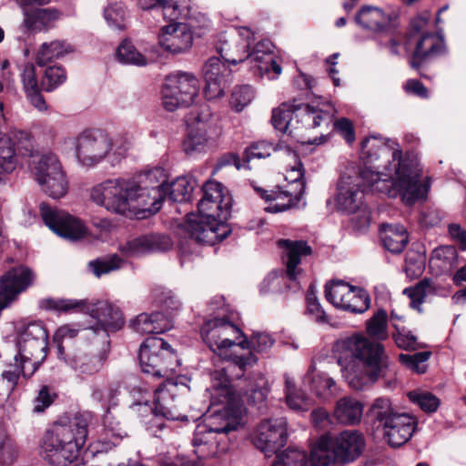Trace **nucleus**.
<instances>
[{
    "label": "nucleus",
    "mask_w": 466,
    "mask_h": 466,
    "mask_svg": "<svg viewBox=\"0 0 466 466\" xmlns=\"http://www.w3.org/2000/svg\"><path fill=\"white\" fill-rule=\"evenodd\" d=\"M355 19L365 29L380 31L387 25L390 16L380 8L364 6L358 12Z\"/></svg>",
    "instance_id": "obj_39"
},
{
    "label": "nucleus",
    "mask_w": 466,
    "mask_h": 466,
    "mask_svg": "<svg viewBox=\"0 0 466 466\" xmlns=\"http://www.w3.org/2000/svg\"><path fill=\"white\" fill-rule=\"evenodd\" d=\"M177 389V384L168 382L162 384L160 387L155 390L154 408L149 407L148 398L147 397V391L141 390L140 389L134 388L132 394L135 397L137 392L142 394L141 400L133 403L130 407L137 409L142 415L151 411L157 416H162L167 420H177L179 413L177 410V405L175 400L174 390Z\"/></svg>",
    "instance_id": "obj_17"
},
{
    "label": "nucleus",
    "mask_w": 466,
    "mask_h": 466,
    "mask_svg": "<svg viewBox=\"0 0 466 466\" xmlns=\"http://www.w3.org/2000/svg\"><path fill=\"white\" fill-rule=\"evenodd\" d=\"M361 155L367 164L382 171L364 168L358 177H342L337 186L336 208L353 214L361 211L362 227L370 223V213L361 209L364 192L360 180L372 191L384 194L390 198L400 197L406 202L408 193V157L403 155L400 146L393 140L378 137L366 138L361 144Z\"/></svg>",
    "instance_id": "obj_1"
},
{
    "label": "nucleus",
    "mask_w": 466,
    "mask_h": 466,
    "mask_svg": "<svg viewBox=\"0 0 466 466\" xmlns=\"http://www.w3.org/2000/svg\"><path fill=\"white\" fill-rule=\"evenodd\" d=\"M280 147L273 146L266 141L255 142L251 144L245 151L246 159L250 161L251 159H260L268 157L273 151H277Z\"/></svg>",
    "instance_id": "obj_61"
},
{
    "label": "nucleus",
    "mask_w": 466,
    "mask_h": 466,
    "mask_svg": "<svg viewBox=\"0 0 466 466\" xmlns=\"http://www.w3.org/2000/svg\"><path fill=\"white\" fill-rule=\"evenodd\" d=\"M155 299L158 306L167 311H177L181 309L179 299L171 290L165 289H157L155 290Z\"/></svg>",
    "instance_id": "obj_59"
},
{
    "label": "nucleus",
    "mask_w": 466,
    "mask_h": 466,
    "mask_svg": "<svg viewBox=\"0 0 466 466\" xmlns=\"http://www.w3.org/2000/svg\"><path fill=\"white\" fill-rule=\"evenodd\" d=\"M108 345H102V350L97 356L81 354L75 356L72 366L82 373L92 374L97 372L107 358Z\"/></svg>",
    "instance_id": "obj_42"
},
{
    "label": "nucleus",
    "mask_w": 466,
    "mask_h": 466,
    "mask_svg": "<svg viewBox=\"0 0 466 466\" xmlns=\"http://www.w3.org/2000/svg\"><path fill=\"white\" fill-rule=\"evenodd\" d=\"M335 351L344 380L356 390L371 386L385 367L383 346L361 335L338 340Z\"/></svg>",
    "instance_id": "obj_3"
},
{
    "label": "nucleus",
    "mask_w": 466,
    "mask_h": 466,
    "mask_svg": "<svg viewBox=\"0 0 466 466\" xmlns=\"http://www.w3.org/2000/svg\"><path fill=\"white\" fill-rule=\"evenodd\" d=\"M325 295L334 307L355 314L367 311L370 306V296L363 289L342 280H333L327 284Z\"/></svg>",
    "instance_id": "obj_15"
},
{
    "label": "nucleus",
    "mask_w": 466,
    "mask_h": 466,
    "mask_svg": "<svg viewBox=\"0 0 466 466\" xmlns=\"http://www.w3.org/2000/svg\"><path fill=\"white\" fill-rule=\"evenodd\" d=\"M199 91L198 78L187 72L167 76L162 87V105L167 111H175L193 104Z\"/></svg>",
    "instance_id": "obj_14"
},
{
    "label": "nucleus",
    "mask_w": 466,
    "mask_h": 466,
    "mask_svg": "<svg viewBox=\"0 0 466 466\" xmlns=\"http://www.w3.org/2000/svg\"><path fill=\"white\" fill-rule=\"evenodd\" d=\"M432 179L422 175L418 155L410 150V206L427 201Z\"/></svg>",
    "instance_id": "obj_30"
},
{
    "label": "nucleus",
    "mask_w": 466,
    "mask_h": 466,
    "mask_svg": "<svg viewBox=\"0 0 466 466\" xmlns=\"http://www.w3.org/2000/svg\"><path fill=\"white\" fill-rule=\"evenodd\" d=\"M172 247L169 237L161 234L140 236L128 240L121 250L127 256H139L149 252L165 251Z\"/></svg>",
    "instance_id": "obj_31"
},
{
    "label": "nucleus",
    "mask_w": 466,
    "mask_h": 466,
    "mask_svg": "<svg viewBox=\"0 0 466 466\" xmlns=\"http://www.w3.org/2000/svg\"><path fill=\"white\" fill-rule=\"evenodd\" d=\"M74 52V47L64 40H55L44 43L36 55V62L39 66H45L55 59H59L67 54Z\"/></svg>",
    "instance_id": "obj_40"
},
{
    "label": "nucleus",
    "mask_w": 466,
    "mask_h": 466,
    "mask_svg": "<svg viewBox=\"0 0 466 466\" xmlns=\"http://www.w3.org/2000/svg\"><path fill=\"white\" fill-rule=\"evenodd\" d=\"M112 139L102 130H87L76 139V157L85 167H94L111 152Z\"/></svg>",
    "instance_id": "obj_16"
},
{
    "label": "nucleus",
    "mask_w": 466,
    "mask_h": 466,
    "mask_svg": "<svg viewBox=\"0 0 466 466\" xmlns=\"http://www.w3.org/2000/svg\"><path fill=\"white\" fill-rule=\"evenodd\" d=\"M362 413L360 401L352 397H343L337 401L333 416L341 424L355 425L360 421Z\"/></svg>",
    "instance_id": "obj_34"
},
{
    "label": "nucleus",
    "mask_w": 466,
    "mask_h": 466,
    "mask_svg": "<svg viewBox=\"0 0 466 466\" xmlns=\"http://www.w3.org/2000/svg\"><path fill=\"white\" fill-rule=\"evenodd\" d=\"M306 301L307 312L315 319V321L319 323H325L328 321L327 315L320 306L311 286L307 293Z\"/></svg>",
    "instance_id": "obj_62"
},
{
    "label": "nucleus",
    "mask_w": 466,
    "mask_h": 466,
    "mask_svg": "<svg viewBox=\"0 0 466 466\" xmlns=\"http://www.w3.org/2000/svg\"><path fill=\"white\" fill-rule=\"evenodd\" d=\"M315 368L310 367L304 378V383L309 384L311 390L323 399L334 396L338 392L335 380L326 373H314Z\"/></svg>",
    "instance_id": "obj_37"
},
{
    "label": "nucleus",
    "mask_w": 466,
    "mask_h": 466,
    "mask_svg": "<svg viewBox=\"0 0 466 466\" xmlns=\"http://www.w3.org/2000/svg\"><path fill=\"white\" fill-rule=\"evenodd\" d=\"M201 335L208 348L218 354L234 345H238L244 333L233 323L223 318L207 320L201 329Z\"/></svg>",
    "instance_id": "obj_18"
},
{
    "label": "nucleus",
    "mask_w": 466,
    "mask_h": 466,
    "mask_svg": "<svg viewBox=\"0 0 466 466\" xmlns=\"http://www.w3.org/2000/svg\"><path fill=\"white\" fill-rule=\"evenodd\" d=\"M335 110L329 103L319 105H294L283 103L273 109L271 122L281 133L302 137L303 130L328 127L332 121Z\"/></svg>",
    "instance_id": "obj_6"
},
{
    "label": "nucleus",
    "mask_w": 466,
    "mask_h": 466,
    "mask_svg": "<svg viewBox=\"0 0 466 466\" xmlns=\"http://www.w3.org/2000/svg\"><path fill=\"white\" fill-rule=\"evenodd\" d=\"M39 3L25 4L23 8L25 26L35 32L47 31L55 25L61 17V13L56 8H41Z\"/></svg>",
    "instance_id": "obj_29"
},
{
    "label": "nucleus",
    "mask_w": 466,
    "mask_h": 466,
    "mask_svg": "<svg viewBox=\"0 0 466 466\" xmlns=\"http://www.w3.org/2000/svg\"><path fill=\"white\" fill-rule=\"evenodd\" d=\"M278 245L283 250L282 258L288 278L292 281L298 280L302 274V269L299 267L301 257L311 253L310 247L306 241L289 239H279Z\"/></svg>",
    "instance_id": "obj_28"
},
{
    "label": "nucleus",
    "mask_w": 466,
    "mask_h": 466,
    "mask_svg": "<svg viewBox=\"0 0 466 466\" xmlns=\"http://www.w3.org/2000/svg\"><path fill=\"white\" fill-rule=\"evenodd\" d=\"M427 348L426 343L418 342L416 337L410 334V370L419 375L428 371L432 352Z\"/></svg>",
    "instance_id": "obj_36"
},
{
    "label": "nucleus",
    "mask_w": 466,
    "mask_h": 466,
    "mask_svg": "<svg viewBox=\"0 0 466 466\" xmlns=\"http://www.w3.org/2000/svg\"><path fill=\"white\" fill-rule=\"evenodd\" d=\"M246 61L255 70V74L260 76L267 75L268 79L277 78L282 72L273 54V44L268 40L258 42L251 52L248 51Z\"/></svg>",
    "instance_id": "obj_26"
},
{
    "label": "nucleus",
    "mask_w": 466,
    "mask_h": 466,
    "mask_svg": "<svg viewBox=\"0 0 466 466\" xmlns=\"http://www.w3.org/2000/svg\"><path fill=\"white\" fill-rule=\"evenodd\" d=\"M380 238L386 249L393 254H399L406 248L408 231L400 224L384 225L380 230Z\"/></svg>",
    "instance_id": "obj_35"
},
{
    "label": "nucleus",
    "mask_w": 466,
    "mask_h": 466,
    "mask_svg": "<svg viewBox=\"0 0 466 466\" xmlns=\"http://www.w3.org/2000/svg\"><path fill=\"white\" fill-rule=\"evenodd\" d=\"M243 339L238 342V345L244 350H250L256 352H265L268 350L274 344L275 340L270 335L263 332H255L250 339L246 336L241 337Z\"/></svg>",
    "instance_id": "obj_49"
},
{
    "label": "nucleus",
    "mask_w": 466,
    "mask_h": 466,
    "mask_svg": "<svg viewBox=\"0 0 466 466\" xmlns=\"http://www.w3.org/2000/svg\"><path fill=\"white\" fill-rule=\"evenodd\" d=\"M208 145L206 132L201 128L192 129L183 141V149L187 155L203 152Z\"/></svg>",
    "instance_id": "obj_51"
},
{
    "label": "nucleus",
    "mask_w": 466,
    "mask_h": 466,
    "mask_svg": "<svg viewBox=\"0 0 466 466\" xmlns=\"http://www.w3.org/2000/svg\"><path fill=\"white\" fill-rule=\"evenodd\" d=\"M288 172L286 178L290 179V182L284 187H278L269 191L255 187L258 196L268 203V206L265 208L267 212H283L290 208L299 206L305 191L301 163H298L296 167Z\"/></svg>",
    "instance_id": "obj_12"
},
{
    "label": "nucleus",
    "mask_w": 466,
    "mask_h": 466,
    "mask_svg": "<svg viewBox=\"0 0 466 466\" xmlns=\"http://www.w3.org/2000/svg\"><path fill=\"white\" fill-rule=\"evenodd\" d=\"M431 14L425 11L410 21V45H414L412 67H418L424 60L445 53L443 36L440 33L428 31Z\"/></svg>",
    "instance_id": "obj_11"
},
{
    "label": "nucleus",
    "mask_w": 466,
    "mask_h": 466,
    "mask_svg": "<svg viewBox=\"0 0 466 466\" xmlns=\"http://www.w3.org/2000/svg\"><path fill=\"white\" fill-rule=\"evenodd\" d=\"M133 329L140 334H160L173 327L172 319L162 312L138 315L131 323Z\"/></svg>",
    "instance_id": "obj_33"
},
{
    "label": "nucleus",
    "mask_w": 466,
    "mask_h": 466,
    "mask_svg": "<svg viewBox=\"0 0 466 466\" xmlns=\"http://www.w3.org/2000/svg\"><path fill=\"white\" fill-rule=\"evenodd\" d=\"M137 188V183L135 181L107 179L92 188L91 199L112 213H147L145 208V197H139Z\"/></svg>",
    "instance_id": "obj_7"
},
{
    "label": "nucleus",
    "mask_w": 466,
    "mask_h": 466,
    "mask_svg": "<svg viewBox=\"0 0 466 466\" xmlns=\"http://www.w3.org/2000/svg\"><path fill=\"white\" fill-rule=\"evenodd\" d=\"M138 359L142 371L156 378L169 379L178 366L176 352L163 339L154 336L141 345Z\"/></svg>",
    "instance_id": "obj_10"
},
{
    "label": "nucleus",
    "mask_w": 466,
    "mask_h": 466,
    "mask_svg": "<svg viewBox=\"0 0 466 466\" xmlns=\"http://www.w3.org/2000/svg\"><path fill=\"white\" fill-rule=\"evenodd\" d=\"M117 60L125 65L144 66L147 65V59L128 40H124L116 49Z\"/></svg>",
    "instance_id": "obj_47"
},
{
    "label": "nucleus",
    "mask_w": 466,
    "mask_h": 466,
    "mask_svg": "<svg viewBox=\"0 0 466 466\" xmlns=\"http://www.w3.org/2000/svg\"><path fill=\"white\" fill-rule=\"evenodd\" d=\"M167 177L165 168L157 167L146 171L137 183V192L139 197H145V208L148 214H155L161 208L167 198Z\"/></svg>",
    "instance_id": "obj_19"
},
{
    "label": "nucleus",
    "mask_w": 466,
    "mask_h": 466,
    "mask_svg": "<svg viewBox=\"0 0 466 466\" xmlns=\"http://www.w3.org/2000/svg\"><path fill=\"white\" fill-rule=\"evenodd\" d=\"M287 439V421L283 418H278L261 421L253 434L252 441L256 448L267 457H270L286 444Z\"/></svg>",
    "instance_id": "obj_22"
},
{
    "label": "nucleus",
    "mask_w": 466,
    "mask_h": 466,
    "mask_svg": "<svg viewBox=\"0 0 466 466\" xmlns=\"http://www.w3.org/2000/svg\"><path fill=\"white\" fill-rule=\"evenodd\" d=\"M195 181L187 177H179L167 185V197L174 202H186L190 199Z\"/></svg>",
    "instance_id": "obj_44"
},
{
    "label": "nucleus",
    "mask_w": 466,
    "mask_h": 466,
    "mask_svg": "<svg viewBox=\"0 0 466 466\" xmlns=\"http://www.w3.org/2000/svg\"><path fill=\"white\" fill-rule=\"evenodd\" d=\"M137 5L144 10L159 8L167 20H176L180 15V10L174 0H137Z\"/></svg>",
    "instance_id": "obj_48"
},
{
    "label": "nucleus",
    "mask_w": 466,
    "mask_h": 466,
    "mask_svg": "<svg viewBox=\"0 0 466 466\" xmlns=\"http://www.w3.org/2000/svg\"><path fill=\"white\" fill-rule=\"evenodd\" d=\"M39 303L42 309L58 313H86V310L89 309V303L86 299L48 298L40 300Z\"/></svg>",
    "instance_id": "obj_38"
},
{
    "label": "nucleus",
    "mask_w": 466,
    "mask_h": 466,
    "mask_svg": "<svg viewBox=\"0 0 466 466\" xmlns=\"http://www.w3.org/2000/svg\"><path fill=\"white\" fill-rule=\"evenodd\" d=\"M33 173L37 182L54 177L55 173H63L61 164L54 154H45L34 159Z\"/></svg>",
    "instance_id": "obj_41"
},
{
    "label": "nucleus",
    "mask_w": 466,
    "mask_h": 466,
    "mask_svg": "<svg viewBox=\"0 0 466 466\" xmlns=\"http://www.w3.org/2000/svg\"><path fill=\"white\" fill-rule=\"evenodd\" d=\"M158 39L164 49L173 54H179L191 47L193 34L187 25L173 23L162 28Z\"/></svg>",
    "instance_id": "obj_27"
},
{
    "label": "nucleus",
    "mask_w": 466,
    "mask_h": 466,
    "mask_svg": "<svg viewBox=\"0 0 466 466\" xmlns=\"http://www.w3.org/2000/svg\"><path fill=\"white\" fill-rule=\"evenodd\" d=\"M94 415L90 411L76 412L60 418L43 439L42 451L50 464L72 463L86 444L88 426Z\"/></svg>",
    "instance_id": "obj_5"
},
{
    "label": "nucleus",
    "mask_w": 466,
    "mask_h": 466,
    "mask_svg": "<svg viewBox=\"0 0 466 466\" xmlns=\"http://www.w3.org/2000/svg\"><path fill=\"white\" fill-rule=\"evenodd\" d=\"M41 189L50 198H60L68 190V182L65 173H55V176L37 182Z\"/></svg>",
    "instance_id": "obj_46"
},
{
    "label": "nucleus",
    "mask_w": 466,
    "mask_h": 466,
    "mask_svg": "<svg viewBox=\"0 0 466 466\" xmlns=\"http://www.w3.org/2000/svg\"><path fill=\"white\" fill-rule=\"evenodd\" d=\"M269 389L263 377L248 383V389L243 393V397L248 403L254 405L262 404L267 399Z\"/></svg>",
    "instance_id": "obj_52"
},
{
    "label": "nucleus",
    "mask_w": 466,
    "mask_h": 466,
    "mask_svg": "<svg viewBox=\"0 0 466 466\" xmlns=\"http://www.w3.org/2000/svg\"><path fill=\"white\" fill-rule=\"evenodd\" d=\"M17 370H7L0 377V403L3 402L15 390L18 380Z\"/></svg>",
    "instance_id": "obj_63"
},
{
    "label": "nucleus",
    "mask_w": 466,
    "mask_h": 466,
    "mask_svg": "<svg viewBox=\"0 0 466 466\" xmlns=\"http://www.w3.org/2000/svg\"><path fill=\"white\" fill-rule=\"evenodd\" d=\"M363 447V436L357 431H344L334 441L323 435L311 447V466L351 462L361 453Z\"/></svg>",
    "instance_id": "obj_8"
},
{
    "label": "nucleus",
    "mask_w": 466,
    "mask_h": 466,
    "mask_svg": "<svg viewBox=\"0 0 466 466\" xmlns=\"http://www.w3.org/2000/svg\"><path fill=\"white\" fill-rule=\"evenodd\" d=\"M433 292V287L429 279H423L418 282L416 286L410 288V307L417 309L419 313H421L422 309L420 304L432 296Z\"/></svg>",
    "instance_id": "obj_50"
},
{
    "label": "nucleus",
    "mask_w": 466,
    "mask_h": 466,
    "mask_svg": "<svg viewBox=\"0 0 466 466\" xmlns=\"http://www.w3.org/2000/svg\"><path fill=\"white\" fill-rule=\"evenodd\" d=\"M311 453L309 456L302 450L297 448H289L282 453L277 455V461L271 466H311Z\"/></svg>",
    "instance_id": "obj_45"
},
{
    "label": "nucleus",
    "mask_w": 466,
    "mask_h": 466,
    "mask_svg": "<svg viewBox=\"0 0 466 466\" xmlns=\"http://www.w3.org/2000/svg\"><path fill=\"white\" fill-rule=\"evenodd\" d=\"M118 389L114 386H105L94 389L92 392L93 400L100 402L104 407L107 409V413L105 416V424L107 431L110 432L113 438L124 439L128 434L127 431L119 426V423L116 424L113 422V417L109 413V409L117 404Z\"/></svg>",
    "instance_id": "obj_32"
},
{
    "label": "nucleus",
    "mask_w": 466,
    "mask_h": 466,
    "mask_svg": "<svg viewBox=\"0 0 466 466\" xmlns=\"http://www.w3.org/2000/svg\"><path fill=\"white\" fill-rule=\"evenodd\" d=\"M370 416L390 446L400 447L408 441V415L393 413L389 400L377 399L370 408Z\"/></svg>",
    "instance_id": "obj_13"
},
{
    "label": "nucleus",
    "mask_w": 466,
    "mask_h": 466,
    "mask_svg": "<svg viewBox=\"0 0 466 466\" xmlns=\"http://www.w3.org/2000/svg\"><path fill=\"white\" fill-rule=\"evenodd\" d=\"M254 33L247 26L235 27L219 35L216 44L218 53L225 61L237 65L246 61Z\"/></svg>",
    "instance_id": "obj_20"
},
{
    "label": "nucleus",
    "mask_w": 466,
    "mask_h": 466,
    "mask_svg": "<svg viewBox=\"0 0 466 466\" xmlns=\"http://www.w3.org/2000/svg\"><path fill=\"white\" fill-rule=\"evenodd\" d=\"M254 98V91L248 85L236 86L231 94L230 105L236 112L242 111Z\"/></svg>",
    "instance_id": "obj_56"
},
{
    "label": "nucleus",
    "mask_w": 466,
    "mask_h": 466,
    "mask_svg": "<svg viewBox=\"0 0 466 466\" xmlns=\"http://www.w3.org/2000/svg\"><path fill=\"white\" fill-rule=\"evenodd\" d=\"M457 259V250L453 246H441L436 248L431 256L430 268L442 273L449 271Z\"/></svg>",
    "instance_id": "obj_43"
},
{
    "label": "nucleus",
    "mask_w": 466,
    "mask_h": 466,
    "mask_svg": "<svg viewBox=\"0 0 466 466\" xmlns=\"http://www.w3.org/2000/svg\"><path fill=\"white\" fill-rule=\"evenodd\" d=\"M122 264L123 260L117 255H111L90 261L88 266L93 274L100 278L103 275L119 269Z\"/></svg>",
    "instance_id": "obj_53"
},
{
    "label": "nucleus",
    "mask_w": 466,
    "mask_h": 466,
    "mask_svg": "<svg viewBox=\"0 0 466 466\" xmlns=\"http://www.w3.org/2000/svg\"><path fill=\"white\" fill-rule=\"evenodd\" d=\"M257 361L252 351L245 355L231 354L228 357V365L212 373L211 405H223V408L215 410L205 423L197 426L192 446L198 459L206 460L224 451L227 449V433L237 430L241 424L242 396L232 390L227 372L238 368L240 373L236 376L239 378Z\"/></svg>",
    "instance_id": "obj_2"
},
{
    "label": "nucleus",
    "mask_w": 466,
    "mask_h": 466,
    "mask_svg": "<svg viewBox=\"0 0 466 466\" xmlns=\"http://www.w3.org/2000/svg\"><path fill=\"white\" fill-rule=\"evenodd\" d=\"M410 401L416 403L427 413L435 412L441 405L440 399L433 393L423 390L410 391Z\"/></svg>",
    "instance_id": "obj_55"
},
{
    "label": "nucleus",
    "mask_w": 466,
    "mask_h": 466,
    "mask_svg": "<svg viewBox=\"0 0 466 466\" xmlns=\"http://www.w3.org/2000/svg\"><path fill=\"white\" fill-rule=\"evenodd\" d=\"M230 75L231 70L219 58H209L203 66V76L206 81L204 94L206 97L215 99L222 96Z\"/></svg>",
    "instance_id": "obj_25"
},
{
    "label": "nucleus",
    "mask_w": 466,
    "mask_h": 466,
    "mask_svg": "<svg viewBox=\"0 0 466 466\" xmlns=\"http://www.w3.org/2000/svg\"><path fill=\"white\" fill-rule=\"evenodd\" d=\"M66 79L64 68L60 66H49L46 69L42 79V86L46 91H52L62 85Z\"/></svg>",
    "instance_id": "obj_57"
},
{
    "label": "nucleus",
    "mask_w": 466,
    "mask_h": 466,
    "mask_svg": "<svg viewBox=\"0 0 466 466\" xmlns=\"http://www.w3.org/2000/svg\"><path fill=\"white\" fill-rule=\"evenodd\" d=\"M40 213L45 224L56 235L70 240H77L86 234L83 222L68 213L42 203Z\"/></svg>",
    "instance_id": "obj_23"
},
{
    "label": "nucleus",
    "mask_w": 466,
    "mask_h": 466,
    "mask_svg": "<svg viewBox=\"0 0 466 466\" xmlns=\"http://www.w3.org/2000/svg\"><path fill=\"white\" fill-rule=\"evenodd\" d=\"M21 81L25 93L39 88L35 67L33 64L27 63L24 66L21 72Z\"/></svg>",
    "instance_id": "obj_64"
},
{
    "label": "nucleus",
    "mask_w": 466,
    "mask_h": 466,
    "mask_svg": "<svg viewBox=\"0 0 466 466\" xmlns=\"http://www.w3.org/2000/svg\"><path fill=\"white\" fill-rule=\"evenodd\" d=\"M18 454L16 446L5 435V431L0 429V463L13 464Z\"/></svg>",
    "instance_id": "obj_60"
},
{
    "label": "nucleus",
    "mask_w": 466,
    "mask_h": 466,
    "mask_svg": "<svg viewBox=\"0 0 466 466\" xmlns=\"http://www.w3.org/2000/svg\"><path fill=\"white\" fill-rule=\"evenodd\" d=\"M203 197L198 202V213L188 215L185 230L198 243L214 245L224 239L228 229L223 220L228 217L232 206L231 196L217 181L203 186Z\"/></svg>",
    "instance_id": "obj_4"
},
{
    "label": "nucleus",
    "mask_w": 466,
    "mask_h": 466,
    "mask_svg": "<svg viewBox=\"0 0 466 466\" xmlns=\"http://www.w3.org/2000/svg\"><path fill=\"white\" fill-rule=\"evenodd\" d=\"M125 9L121 4L108 5L104 11V16L108 25L123 30L125 28Z\"/></svg>",
    "instance_id": "obj_58"
},
{
    "label": "nucleus",
    "mask_w": 466,
    "mask_h": 466,
    "mask_svg": "<svg viewBox=\"0 0 466 466\" xmlns=\"http://www.w3.org/2000/svg\"><path fill=\"white\" fill-rule=\"evenodd\" d=\"M86 313L97 320L96 326L86 329L88 332L86 338L95 336L101 342V345H109L108 332L119 329L124 324L119 309L107 301H99L93 305L89 304V309L86 310Z\"/></svg>",
    "instance_id": "obj_21"
},
{
    "label": "nucleus",
    "mask_w": 466,
    "mask_h": 466,
    "mask_svg": "<svg viewBox=\"0 0 466 466\" xmlns=\"http://www.w3.org/2000/svg\"><path fill=\"white\" fill-rule=\"evenodd\" d=\"M15 140L7 136L0 137V183L16 168V150L21 155L33 156V140L27 133H15Z\"/></svg>",
    "instance_id": "obj_24"
},
{
    "label": "nucleus",
    "mask_w": 466,
    "mask_h": 466,
    "mask_svg": "<svg viewBox=\"0 0 466 466\" xmlns=\"http://www.w3.org/2000/svg\"><path fill=\"white\" fill-rule=\"evenodd\" d=\"M368 334L378 340H384L388 338L387 313L380 309L373 315L367 322Z\"/></svg>",
    "instance_id": "obj_54"
},
{
    "label": "nucleus",
    "mask_w": 466,
    "mask_h": 466,
    "mask_svg": "<svg viewBox=\"0 0 466 466\" xmlns=\"http://www.w3.org/2000/svg\"><path fill=\"white\" fill-rule=\"evenodd\" d=\"M15 332L18 349L15 361L20 360L19 369L24 376H31L39 361L46 357L47 332L39 321H20L15 326Z\"/></svg>",
    "instance_id": "obj_9"
}]
</instances>
